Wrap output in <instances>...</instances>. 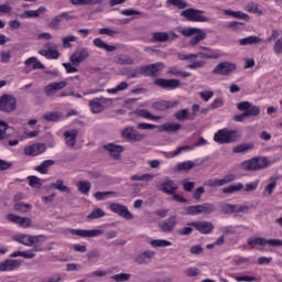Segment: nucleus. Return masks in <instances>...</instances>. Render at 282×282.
Wrapping results in <instances>:
<instances>
[{
  "label": "nucleus",
  "mask_w": 282,
  "mask_h": 282,
  "mask_svg": "<svg viewBox=\"0 0 282 282\" xmlns=\"http://www.w3.org/2000/svg\"><path fill=\"white\" fill-rule=\"evenodd\" d=\"M217 210V207L213 203H204L200 205H192L185 207L184 215L197 217V215H213Z\"/></svg>",
  "instance_id": "f257e3e1"
},
{
  "label": "nucleus",
  "mask_w": 282,
  "mask_h": 282,
  "mask_svg": "<svg viewBox=\"0 0 282 282\" xmlns=\"http://www.w3.org/2000/svg\"><path fill=\"white\" fill-rule=\"evenodd\" d=\"M241 138V134H239V131L237 130H228V129H221L218 130L214 134V140L218 144H230V142H237Z\"/></svg>",
  "instance_id": "f03ea898"
},
{
  "label": "nucleus",
  "mask_w": 282,
  "mask_h": 282,
  "mask_svg": "<svg viewBox=\"0 0 282 282\" xmlns=\"http://www.w3.org/2000/svg\"><path fill=\"white\" fill-rule=\"evenodd\" d=\"M181 34H183V36H193L189 40V45H192V47L199 45V43H202V41L207 36L206 31L193 26L183 28L181 30Z\"/></svg>",
  "instance_id": "7ed1b4c3"
},
{
  "label": "nucleus",
  "mask_w": 282,
  "mask_h": 282,
  "mask_svg": "<svg viewBox=\"0 0 282 282\" xmlns=\"http://www.w3.org/2000/svg\"><path fill=\"white\" fill-rule=\"evenodd\" d=\"M270 166V160L267 156H256L242 162L245 171H263Z\"/></svg>",
  "instance_id": "20e7f679"
},
{
  "label": "nucleus",
  "mask_w": 282,
  "mask_h": 282,
  "mask_svg": "<svg viewBox=\"0 0 282 282\" xmlns=\"http://www.w3.org/2000/svg\"><path fill=\"white\" fill-rule=\"evenodd\" d=\"M204 14L205 11L193 8L185 9L181 12V17L186 19V21H192L193 23H208L210 19Z\"/></svg>",
  "instance_id": "39448f33"
},
{
  "label": "nucleus",
  "mask_w": 282,
  "mask_h": 282,
  "mask_svg": "<svg viewBox=\"0 0 282 282\" xmlns=\"http://www.w3.org/2000/svg\"><path fill=\"white\" fill-rule=\"evenodd\" d=\"M180 61H191V64L187 65L188 69H199L206 65L205 61H197V58H209L208 53H196V54H183L180 55Z\"/></svg>",
  "instance_id": "423d86ee"
},
{
  "label": "nucleus",
  "mask_w": 282,
  "mask_h": 282,
  "mask_svg": "<svg viewBox=\"0 0 282 282\" xmlns=\"http://www.w3.org/2000/svg\"><path fill=\"white\" fill-rule=\"evenodd\" d=\"M235 72H237V64L232 62H221L213 69V74L217 76H230Z\"/></svg>",
  "instance_id": "0eeeda50"
},
{
  "label": "nucleus",
  "mask_w": 282,
  "mask_h": 282,
  "mask_svg": "<svg viewBox=\"0 0 282 282\" xmlns=\"http://www.w3.org/2000/svg\"><path fill=\"white\" fill-rule=\"evenodd\" d=\"M44 47L45 48L37 52L40 56H44V58H47L48 61H56L61 56V53H58V45L55 43L48 42Z\"/></svg>",
  "instance_id": "6e6552de"
},
{
  "label": "nucleus",
  "mask_w": 282,
  "mask_h": 282,
  "mask_svg": "<svg viewBox=\"0 0 282 282\" xmlns=\"http://www.w3.org/2000/svg\"><path fill=\"white\" fill-rule=\"evenodd\" d=\"M238 109L239 111H242V113L234 116L232 120L235 122H243L246 118H252L261 113V109H259V107H238Z\"/></svg>",
  "instance_id": "1a4fd4ad"
},
{
  "label": "nucleus",
  "mask_w": 282,
  "mask_h": 282,
  "mask_svg": "<svg viewBox=\"0 0 282 282\" xmlns=\"http://www.w3.org/2000/svg\"><path fill=\"white\" fill-rule=\"evenodd\" d=\"M156 188L165 195H175L177 192V184H175V181L170 177H165L163 182H159L156 184Z\"/></svg>",
  "instance_id": "9d476101"
},
{
  "label": "nucleus",
  "mask_w": 282,
  "mask_h": 282,
  "mask_svg": "<svg viewBox=\"0 0 282 282\" xmlns=\"http://www.w3.org/2000/svg\"><path fill=\"white\" fill-rule=\"evenodd\" d=\"M90 53H89V48L87 47H82V48H77L69 57V62L73 63V65H75V67H78V65H80V63H85V61H87V58H89Z\"/></svg>",
  "instance_id": "9b49d317"
},
{
  "label": "nucleus",
  "mask_w": 282,
  "mask_h": 282,
  "mask_svg": "<svg viewBox=\"0 0 282 282\" xmlns=\"http://www.w3.org/2000/svg\"><path fill=\"white\" fill-rule=\"evenodd\" d=\"M187 226H192V228H195L200 235H210V232L215 230V225L206 220L191 221L187 223Z\"/></svg>",
  "instance_id": "f8f14e48"
},
{
  "label": "nucleus",
  "mask_w": 282,
  "mask_h": 282,
  "mask_svg": "<svg viewBox=\"0 0 282 282\" xmlns=\"http://www.w3.org/2000/svg\"><path fill=\"white\" fill-rule=\"evenodd\" d=\"M109 209L111 213H115L119 217H122L123 219L131 220L133 219V214L129 212V207L126 205H121L118 203H112L109 205Z\"/></svg>",
  "instance_id": "ddd939ff"
},
{
  "label": "nucleus",
  "mask_w": 282,
  "mask_h": 282,
  "mask_svg": "<svg viewBox=\"0 0 282 282\" xmlns=\"http://www.w3.org/2000/svg\"><path fill=\"white\" fill-rule=\"evenodd\" d=\"M154 85L156 87H161V89H167V91H173V89H177L182 83L180 79H164V78H156L154 80Z\"/></svg>",
  "instance_id": "4468645a"
},
{
  "label": "nucleus",
  "mask_w": 282,
  "mask_h": 282,
  "mask_svg": "<svg viewBox=\"0 0 282 282\" xmlns=\"http://www.w3.org/2000/svg\"><path fill=\"white\" fill-rule=\"evenodd\" d=\"M178 35L175 32H154L152 34V43H166V41H175Z\"/></svg>",
  "instance_id": "2eb2a0df"
},
{
  "label": "nucleus",
  "mask_w": 282,
  "mask_h": 282,
  "mask_svg": "<svg viewBox=\"0 0 282 282\" xmlns=\"http://www.w3.org/2000/svg\"><path fill=\"white\" fill-rule=\"evenodd\" d=\"M165 65L162 62H158L154 64H150L141 68V74L145 76H158L162 69H164Z\"/></svg>",
  "instance_id": "dca6fc26"
},
{
  "label": "nucleus",
  "mask_w": 282,
  "mask_h": 282,
  "mask_svg": "<svg viewBox=\"0 0 282 282\" xmlns=\"http://www.w3.org/2000/svg\"><path fill=\"white\" fill-rule=\"evenodd\" d=\"M70 235H76L77 237H100L105 231L101 229H69Z\"/></svg>",
  "instance_id": "f3484780"
},
{
  "label": "nucleus",
  "mask_w": 282,
  "mask_h": 282,
  "mask_svg": "<svg viewBox=\"0 0 282 282\" xmlns=\"http://www.w3.org/2000/svg\"><path fill=\"white\" fill-rule=\"evenodd\" d=\"M236 180L237 176L235 174H227L223 178L209 180L207 186H209L210 188H215L217 186H226V184H230Z\"/></svg>",
  "instance_id": "a211bd4d"
},
{
  "label": "nucleus",
  "mask_w": 282,
  "mask_h": 282,
  "mask_svg": "<svg viewBox=\"0 0 282 282\" xmlns=\"http://www.w3.org/2000/svg\"><path fill=\"white\" fill-rule=\"evenodd\" d=\"M104 150L108 151L112 160H120V154L124 152V147L116 143H107L104 145Z\"/></svg>",
  "instance_id": "6ab92c4d"
},
{
  "label": "nucleus",
  "mask_w": 282,
  "mask_h": 282,
  "mask_svg": "<svg viewBox=\"0 0 282 282\" xmlns=\"http://www.w3.org/2000/svg\"><path fill=\"white\" fill-rule=\"evenodd\" d=\"M23 261L14 260V259H7L0 262V272H12V270H17L21 268Z\"/></svg>",
  "instance_id": "aec40b11"
},
{
  "label": "nucleus",
  "mask_w": 282,
  "mask_h": 282,
  "mask_svg": "<svg viewBox=\"0 0 282 282\" xmlns=\"http://www.w3.org/2000/svg\"><path fill=\"white\" fill-rule=\"evenodd\" d=\"M177 226V216H170L167 219L159 223V228L162 232H173Z\"/></svg>",
  "instance_id": "412c9836"
},
{
  "label": "nucleus",
  "mask_w": 282,
  "mask_h": 282,
  "mask_svg": "<svg viewBox=\"0 0 282 282\" xmlns=\"http://www.w3.org/2000/svg\"><path fill=\"white\" fill-rule=\"evenodd\" d=\"M66 85L67 83L65 80L51 83L44 88V94L45 96H54L58 94L61 89H65Z\"/></svg>",
  "instance_id": "4be33fe9"
},
{
  "label": "nucleus",
  "mask_w": 282,
  "mask_h": 282,
  "mask_svg": "<svg viewBox=\"0 0 282 282\" xmlns=\"http://www.w3.org/2000/svg\"><path fill=\"white\" fill-rule=\"evenodd\" d=\"M7 219L8 221H11V224H19L21 228H30L32 226V219L29 217H21L14 214H9Z\"/></svg>",
  "instance_id": "5701e85b"
},
{
  "label": "nucleus",
  "mask_w": 282,
  "mask_h": 282,
  "mask_svg": "<svg viewBox=\"0 0 282 282\" xmlns=\"http://www.w3.org/2000/svg\"><path fill=\"white\" fill-rule=\"evenodd\" d=\"M45 143H35L29 145L24 149L25 155H31L32 158H36V155H41V153H45L46 151Z\"/></svg>",
  "instance_id": "b1692460"
},
{
  "label": "nucleus",
  "mask_w": 282,
  "mask_h": 282,
  "mask_svg": "<svg viewBox=\"0 0 282 282\" xmlns=\"http://www.w3.org/2000/svg\"><path fill=\"white\" fill-rule=\"evenodd\" d=\"M155 257V251L147 250L134 258L138 265H147Z\"/></svg>",
  "instance_id": "393cba45"
},
{
  "label": "nucleus",
  "mask_w": 282,
  "mask_h": 282,
  "mask_svg": "<svg viewBox=\"0 0 282 282\" xmlns=\"http://www.w3.org/2000/svg\"><path fill=\"white\" fill-rule=\"evenodd\" d=\"M65 144L68 145L70 149L76 147V139L78 138V130H67L64 132Z\"/></svg>",
  "instance_id": "a878e982"
},
{
  "label": "nucleus",
  "mask_w": 282,
  "mask_h": 282,
  "mask_svg": "<svg viewBox=\"0 0 282 282\" xmlns=\"http://www.w3.org/2000/svg\"><path fill=\"white\" fill-rule=\"evenodd\" d=\"M47 12V8L40 7L36 10H26L20 17L21 19H39L41 14H45Z\"/></svg>",
  "instance_id": "bb28decb"
},
{
  "label": "nucleus",
  "mask_w": 282,
  "mask_h": 282,
  "mask_svg": "<svg viewBox=\"0 0 282 282\" xmlns=\"http://www.w3.org/2000/svg\"><path fill=\"white\" fill-rule=\"evenodd\" d=\"M263 43V39L257 36V35H250L243 39L239 40V45L246 46V45H261Z\"/></svg>",
  "instance_id": "cd10ccee"
},
{
  "label": "nucleus",
  "mask_w": 282,
  "mask_h": 282,
  "mask_svg": "<svg viewBox=\"0 0 282 282\" xmlns=\"http://www.w3.org/2000/svg\"><path fill=\"white\" fill-rule=\"evenodd\" d=\"M93 45H95V47H98L99 50H105L106 52H116V50H118L116 45H109L107 44V42L102 41V39L100 37H96L93 41Z\"/></svg>",
  "instance_id": "c85d7f7f"
},
{
  "label": "nucleus",
  "mask_w": 282,
  "mask_h": 282,
  "mask_svg": "<svg viewBox=\"0 0 282 282\" xmlns=\"http://www.w3.org/2000/svg\"><path fill=\"white\" fill-rule=\"evenodd\" d=\"M56 161L54 160H45L40 165L34 167V171L41 173V175H47V171H50V166H54Z\"/></svg>",
  "instance_id": "c756f323"
},
{
  "label": "nucleus",
  "mask_w": 282,
  "mask_h": 282,
  "mask_svg": "<svg viewBox=\"0 0 282 282\" xmlns=\"http://www.w3.org/2000/svg\"><path fill=\"white\" fill-rule=\"evenodd\" d=\"M180 129H182V124L175 122H166L159 126V131H165L166 133H175V131H180Z\"/></svg>",
  "instance_id": "7c9ffc66"
},
{
  "label": "nucleus",
  "mask_w": 282,
  "mask_h": 282,
  "mask_svg": "<svg viewBox=\"0 0 282 282\" xmlns=\"http://www.w3.org/2000/svg\"><path fill=\"white\" fill-rule=\"evenodd\" d=\"M0 107H17V98L8 94L2 95L0 97Z\"/></svg>",
  "instance_id": "2f4dec72"
},
{
  "label": "nucleus",
  "mask_w": 282,
  "mask_h": 282,
  "mask_svg": "<svg viewBox=\"0 0 282 282\" xmlns=\"http://www.w3.org/2000/svg\"><path fill=\"white\" fill-rule=\"evenodd\" d=\"M43 120L46 122H61L63 120V113L58 111L46 112L43 115Z\"/></svg>",
  "instance_id": "473e14b6"
},
{
  "label": "nucleus",
  "mask_w": 282,
  "mask_h": 282,
  "mask_svg": "<svg viewBox=\"0 0 282 282\" xmlns=\"http://www.w3.org/2000/svg\"><path fill=\"white\" fill-rule=\"evenodd\" d=\"M24 65L26 67H32V69H45V65H43L36 57L26 58Z\"/></svg>",
  "instance_id": "72a5a7b5"
},
{
  "label": "nucleus",
  "mask_w": 282,
  "mask_h": 282,
  "mask_svg": "<svg viewBox=\"0 0 282 282\" xmlns=\"http://www.w3.org/2000/svg\"><path fill=\"white\" fill-rule=\"evenodd\" d=\"M51 188H54L55 191H59V193H72V188L69 186L65 185V182L63 180H57L56 182L51 184Z\"/></svg>",
  "instance_id": "f704fd0d"
},
{
  "label": "nucleus",
  "mask_w": 282,
  "mask_h": 282,
  "mask_svg": "<svg viewBox=\"0 0 282 282\" xmlns=\"http://www.w3.org/2000/svg\"><path fill=\"white\" fill-rule=\"evenodd\" d=\"M76 186L82 195H89L91 191V183L89 181H78Z\"/></svg>",
  "instance_id": "c9c22d12"
},
{
  "label": "nucleus",
  "mask_w": 282,
  "mask_h": 282,
  "mask_svg": "<svg viewBox=\"0 0 282 282\" xmlns=\"http://www.w3.org/2000/svg\"><path fill=\"white\" fill-rule=\"evenodd\" d=\"M135 116L140 118H145L147 120H162V117L153 116L149 110L145 109H137L134 111Z\"/></svg>",
  "instance_id": "e433bc0d"
},
{
  "label": "nucleus",
  "mask_w": 282,
  "mask_h": 282,
  "mask_svg": "<svg viewBox=\"0 0 282 282\" xmlns=\"http://www.w3.org/2000/svg\"><path fill=\"white\" fill-rule=\"evenodd\" d=\"M239 191H243V183H238L223 188L224 195H232V193H239Z\"/></svg>",
  "instance_id": "4c0bfd02"
},
{
  "label": "nucleus",
  "mask_w": 282,
  "mask_h": 282,
  "mask_svg": "<svg viewBox=\"0 0 282 282\" xmlns=\"http://www.w3.org/2000/svg\"><path fill=\"white\" fill-rule=\"evenodd\" d=\"M150 246L152 248H169V246H173V242L166 239H154L150 241Z\"/></svg>",
  "instance_id": "58836bf2"
},
{
  "label": "nucleus",
  "mask_w": 282,
  "mask_h": 282,
  "mask_svg": "<svg viewBox=\"0 0 282 282\" xmlns=\"http://www.w3.org/2000/svg\"><path fill=\"white\" fill-rule=\"evenodd\" d=\"M106 213L101 208H95L88 216V221H94V219H102L105 217Z\"/></svg>",
  "instance_id": "ea45409f"
},
{
  "label": "nucleus",
  "mask_w": 282,
  "mask_h": 282,
  "mask_svg": "<svg viewBox=\"0 0 282 282\" xmlns=\"http://www.w3.org/2000/svg\"><path fill=\"white\" fill-rule=\"evenodd\" d=\"M153 177H155L153 174H134L130 177V180L131 182H152Z\"/></svg>",
  "instance_id": "a19ab883"
},
{
  "label": "nucleus",
  "mask_w": 282,
  "mask_h": 282,
  "mask_svg": "<svg viewBox=\"0 0 282 282\" xmlns=\"http://www.w3.org/2000/svg\"><path fill=\"white\" fill-rule=\"evenodd\" d=\"M86 257L90 263H97L98 260L100 259V250L93 249L87 252Z\"/></svg>",
  "instance_id": "79ce46f5"
},
{
  "label": "nucleus",
  "mask_w": 282,
  "mask_h": 282,
  "mask_svg": "<svg viewBox=\"0 0 282 282\" xmlns=\"http://www.w3.org/2000/svg\"><path fill=\"white\" fill-rule=\"evenodd\" d=\"M13 208L17 213H30V210H32V204L15 203Z\"/></svg>",
  "instance_id": "37998d69"
},
{
  "label": "nucleus",
  "mask_w": 282,
  "mask_h": 282,
  "mask_svg": "<svg viewBox=\"0 0 282 282\" xmlns=\"http://www.w3.org/2000/svg\"><path fill=\"white\" fill-rule=\"evenodd\" d=\"M247 243L248 246H268V239L261 237L248 238Z\"/></svg>",
  "instance_id": "c03bdc74"
},
{
  "label": "nucleus",
  "mask_w": 282,
  "mask_h": 282,
  "mask_svg": "<svg viewBox=\"0 0 282 282\" xmlns=\"http://www.w3.org/2000/svg\"><path fill=\"white\" fill-rule=\"evenodd\" d=\"M246 12H251L252 14H263V10L259 9V4L250 2L245 7Z\"/></svg>",
  "instance_id": "a18cd8bd"
},
{
  "label": "nucleus",
  "mask_w": 282,
  "mask_h": 282,
  "mask_svg": "<svg viewBox=\"0 0 282 282\" xmlns=\"http://www.w3.org/2000/svg\"><path fill=\"white\" fill-rule=\"evenodd\" d=\"M254 149V144L253 143H242L239 144L238 147L234 148V153H246V151H250Z\"/></svg>",
  "instance_id": "49530a36"
},
{
  "label": "nucleus",
  "mask_w": 282,
  "mask_h": 282,
  "mask_svg": "<svg viewBox=\"0 0 282 282\" xmlns=\"http://www.w3.org/2000/svg\"><path fill=\"white\" fill-rule=\"evenodd\" d=\"M72 6H96L100 3V0H69Z\"/></svg>",
  "instance_id": "de8ad7c7"
},
{
  "label": "nucleus",
  "mask_w": 282,
  "mask_h": 282,
  "mask_svg": "<svg viewBox=\"0 0 282 282\" xmlns=\"http://www.w3.org/2000/svg\"><path fill=\"white\" fill-rule=\"evenodd\" d=\"M28 182L31 188H41V186H43V183H41V178H39V176H28Z\"/></svg>",
  "instance_id": "09e8293b"
},
{
  "label": "nucleus",
  "mask_w": 282,
  "mask_h": 282,
  "mask_svg": "<svg viewBox=\"0 0 282 282\" xmlns=\"http://www.w3.org/2000/svg\"><path fill=\"white\" fill-rule=\"evenodd\" d=\"M129 88V84L127 82L119 83L115 88L107 89L108 94H118V91H124V89Z\"/></svg>",
  "instance_id": "8fccbe9b"
},
{
  "label": "nucleus",
  "mask_w": 282,
  "mask_h": 282,
  "mask_svg": "<svg viewBox=\"0 0 282 282\" xmlns=\"http://www.w3.org/2000/svg\"><path fill=\"white\" fill-rule=\"evenodd\" d=\"M111 280L116 282H128L131 281V273H118L112 275Z\"/></svg>",
  "instance_id": "3c124183"
},
{
  "label": "nucleus",
  "mask_w": 282,
  "mask_h": 282,
  "mask_svg": "<svg viewBox=\"0 0 282 282\" xmlns=\"http://www.w3.org/2000/svg\"><path fill=\"white\" fill-rule=\"evenodd\" d=\"M30 235H19L14 236V241H18V243H22L23 246H28V248H31V242H30Z\"/></svg>",
  "instance_id": "603ef678"
},
{
  "label": "nucleus",
  "mask_w": 282,
  "mask_h": 282,
  "mask_svg": "<svg viewBox=\"0 0 282 282\" xmlns=\"http://www.w3.org/2000/svg\"><path fill=\"white\" fill-rule=\"evenodd\" d=\"M167 6H174L175 8H178V10H184V8H187L188 3L184 0H167Z\"/></svg>",
  "instance_id": "864d4df0"
},
{
  "label": "nucleus",
  "mask_w": 282,
  "mask_h": 282,
  "mask_svg": "<svg viewBox=\"0 0 282 282\" xmlns=\"http://www.w3.org/2000/svg\"><path fill=\"white\" fill-rule=\"evenodd\" d=\"M77 40L78 37H76L75 35H67L63 37L62 39L63 47H65L66 50L72 47V43H75V41Z\"/></svg>",
  "instance_id": "5fc2aeb1"
},
{
  "label": "nucleus",
  "mask_w": 282,
  "mask_h": 282,
  "mask_svg": "<svg viewBox=\"0 0 282 282\" xmlns=\"http://www.w3.org/2000/svg\"><path fill=\"white\" fill-rule=\"evenodd\" d=\"M191 169H195V163L193 161H185L177 164L178 171H191Z\"/></svg>",
  "instance_id": "6e6d98bb"
},
{
  "label": "nucleus",
  "mask_w": 282,
  "mask_h": 282,
  "mask_svg": "<svg viewBox=\"0 0 282 282\" xmlns=\"http://www.w3.org/2000/svg\"><path fill=\"white\" fill-rule=\"evenodd\" d=\"M235 206L232 204H220V212L224 215H232L235 213Z\"/></svg>",
  "instance_id": "4d7b16f0"
},
{
  "label": "nucleus",
  "mask_w": 282,
  "mask_h": 282,
  "mask_svg": "<svg viewBox=\"0 0 282 282\" xmlns=\"http://www.w3.org/2000/svg\"><path fill=\"white\" fill-rule=\"evenodd\" d=\"M176 232L180 237H188V235H193V226L187 225L186 227L178 228Z\"/></svg>",
  "instance_id": "13d9d810"
},
{
  "label": "nucleus",
  "mask_w": 282,
  "mask_h": 282,
  "mask_svg": "<svg viewBox=\"0 0 282 282\" xmlns=\"http://www.w3.org/2000/svg\"><path fill=\"white\" fill-rule=\"evenodd\" d=\"M0 124L2 127V133H4V139L10 138V135H12V133H14V129L12 127H9L8 122L2 121V122H0Z\"/></svg>",
  "instance_id": "bf43d9fd"
},
{
  "label": "nucleus",
  "mask_w": 282,
  "mask_h": 282,
  "mask_svg": "<svg viewBox=\"0 0 282 282\" xmlns=\"http://www.w3.org/2000/svg\"><path fill=\"white\" fill-rule=\"evenodd\" d=\"M63 15H56L55 18H53L50 22V28H52L53 30H58V26L61 25V23H63Z\"/></svg>",
  "instance_id": "052dcab7"
},
{
  "label": "nucleus",
  "mask_w": 282,
  "mask_h": 282,
  "mask_svg": "<svg viewBox=\"0 0 282 282\" xmlns=\"http://www.w3.org/2000/svg\"><path fill=\"white\" fill-rule=\"evenodd\" d=\"M235 281H238V282H254V281H258L257 276H253V275H235L234 276Z\"/></svg>",
  "instance_id": "680f3d73"
},
{
  "label": "nucleus",
  "mask_w": 282,
  "mask_h": 282,
  "mask_svg": "<svg viewBox=\"0 0 282 282\" xmlns=\"http://www.w3.org/2000/svg\"><path fill=\"white\" fill-rule=\"evenodd\" d=\"M178 105H182V100L156 102V107H178Z\"/></svg>",
  "instance_id": "e2e57ef3"
},
{
  "label": "nucleus",
  "mask_w": 282,
  "mask_h": 282,
  "mask_svg": "<svg viewBox=\"0 0 282 282\" xmlns=\"http://www.w3.org/2000/svg\"><path fill=\"white\" fill-rule=\"evenodd\" d=\"M174 116H175L176 120L184 122V120H188V109L180 110Z\"/></svg>",
  "instance_id": "0e129e2a"
},
{
  "label": "nucleus",
  "mask_w": 282,
  "mask_h": 282,
  "mask_svg": "<svg viewBox=\"0 0 282 282\" xmlns=\"http://www.w3.org/2000/svg\"><path fill=\"white\" fill-rule=\"evenodd\" d=\"M271 183H269L265 187L264 191L269 193V195H272L274 193V188H276V177H271L270 178Z\"/></svg>",
  "instance_id": "69168bd1"
},
{
  "label": "nucleus",
  "mask_w": 282,
  "mask_h": 282,
  "mask_svg": "<svg viewBox=\"0 0 282 282\" xmlns=\"http://www.w3.org/2000/svg\"><path fill=\"white\" fill-rule=\"evenodd\" d=\"M207 55H208V58H212V59H217V58H221V56H226V54L221 53V51H217V50H210L207 51Z\"/></svg>",
  "instance_id": "338daca9"
},
{
  "label": "nucleus",
  "mask_w": 282,
  "mask_h": 282,
  "mask_svg": "<svg viewBox=\"0 0 282 282\" xmlns=\"http://www.w3.org/2000/svg\"><path fill=\"white\" fill-rule=\"evenodd\" d=\"M121 137L123 138V140H131L133 138V128L128 127L123 129V131L121 132Z\"/></svg>",
  "instance_id": "774afa93"
}]
</instances>
